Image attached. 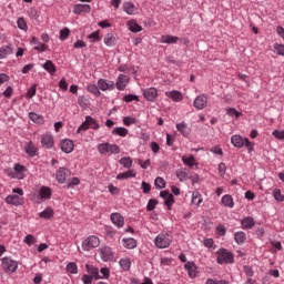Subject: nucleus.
Here are the masks:
<instances>
[{
    "instance_id": "1",
    "label": "nucleus",
    "mask_w": 284,
    "mask_h": 284,
    "mask_svg": "<svg viewBox=\"0 0 284 284\" xmlns=\"http://www.w3.org/2000/svg\"><path fill=\"white\" fill-rule=\"evenodd\" d=\"M174 236L170 233H160L154 239V245L158 250H168L172 245Z\"/></svg>"
},
{
    "instance_id": "2",
    "label": "nucleus",
    "mask_w": 284,
    "mask_h": 284,
    "mask_svg": "<svg viewBox=\"0 0 284 284\" xmlns=\"http://www.w3.org/2000/svg\"><path fill=\"white\" fill-rule=\"evenodd\" d=\"M13 194L8 195L6 197V203L8 205H14L16 207H19V205H23L26 203V200L23 199V189H12Z\"/></svg>"
},
{
    "instance_id": "3",
    "label": "nucleus",
    "mask_w": 284,
    "mask_h": 284,
    "mask_svg": "<svg viewBox=\"0 0 284 284\" xmlns=\"http://www.w3.org/2000/svg\"><path fill=\"white\" fill-rule=\"evenodd\" d=\"M231 143L234 148L241 149L243 145L248 150V153L254 152V143L247 138H243L239 134L232 135Z\"/></svg>"
},
{
    "instance_id": "4",
    "label": "nucleus",
    "mask_w": 284,
    "mask_h": 284,
    "mask_svg": "<svg viewBox=\"0 0 284 284\" xmlns=\"http://www.w3.org/2000/svg\"><path fill=\"white\" fill-rule=\"evenodd\" d=\"M215 254L216 263H219V265H230L234 263V254H232V252L227 251L226 248H220Z\"/></svg>"
},
{
    "instance_id": "5",
    "label": "nucleus",
    "mask_w": 284,
    "mask_h": 284,
    "mask_svg": "<svg viewBox=\"0 0 284 284\" xmlns=\"http://www.w3.org/2000/svg\"><path fill=\"white\" fill-rule=\"evenodd\" d=\"M1 266L7 274H14L19 268V262L12 260V257L4 256L1 258Z\"/></svg>"
},
{
    "instance_id": "6",
    "label": "nucleus",
    "mask_w": 284,
    "mask_h": 284,
    "mask_svg": "<svg viewBox=\"0 0 284 284\" xmlns=\"http://www.w3.org/2000/svg\"><path fill=\"white\" fill-rule=\"evenodd\" d=\"M98 152L100 154H119L121 152V148L116 144H110L108 142L101 143L98 145Z\"/></svg>"
},
{
    "instance_id": "7",
    "label": "nucleus",
    "mask_w": 284,
    "mask_h": 284,
    "mask_svg": "<svg viewBox=\"0 0 284 284\" xmlns=\"http://www.w3.org/2000/svg\"><path fill=\"white\" fill-rule=\"evenodd\" d=\"M99 245H101V240L94 235H91L82 241V250L84 252H90V250H94V247H99Z\"/></svg>"
},
{
    "instance_id": "8",
    "label": "nucleus",
    "mask_w": 284,
    "mask_h": 284,
    "mask_svg": "<svg viewBox=\"0 0 284 284\" xmlns=\"http://www.w3.org/2000/svg\"><path fill=\"white\" fill-rule=\"evenodd\" d=\"M13 170L14 171L9 172V175L11 176V179H19V180L26 179V172H28V169H26L24 165L14 164Z\"/></svg>"
},
{
    "instance_id": "9",
    "label": "nucleus",
    "mask_w": 284,
    "mask_h": 284,
    "mask_svg": "<svg viewBox=\"0 0 284 284\" xmlns=\"http://www.w3.org/2000/svg\"><path fill=\"white\" fill-rule=\"evenodd\" d=\"M129 83H130V75L119 74L114 87L120 92H123V90H125L128 88Z\"/></svg>"
},
{
    "instance_id": "10",
    "label": "nucleus",
    "mask_w": 284,
    "mask_h": 284,
    "mask_svg": "<svg viewBox=\"0 0 284 284\" xmlns=\"http://www.w3.org/2000/svg\"><path fill=\"white\" fill-rule=\"evenodd\" d=\"M209 98L205 94L197 95L193 101L195 110H205L207 108Z\"/></svg>"
},
{
    "instance_id": "11",
    "label": "nucleus",
    "mask_w": 284,
    "mask_h": 284,
    "mask_svg": "<svg viewBox=\"0 0 284 284\" xmlns=\"http://www.w3.org/2000/svg\"><path fill=\"white\" fill-rule=\"evenodd\" d=\"M100 252V258L108 263L109 261H112L114 258V253L112 252V247L110 246H102L99 248Z\"/></svg>"
},
{
    "instance_id": "12",
    "label": "nucleus",
    "mask_w": 284,
    "mask_h": 284,
    "mask_svg": "<svg viewBox=\"0 0 284 284\" xmlns=\"http://www.w3.org/2000/svg\"><path fill=\"white\" fill-rule=\"evenodd\" d=\"M41 145L45 150H52L54 148V136H52V134H49V133L42 134Z\"/></svg>"
},
{
    "instance_id": "13",
    "label": "nucleus",
    "mask_w": 284,
    "mask_h": 284,
    "mask_svg": "<svg viewBox=\"0 0 284 284\" xmlns=\"http://www.w3.org/2000/svg\"><path fill=\"white\" fill-rule=\"evenodd\" d=\"M184 270L187 272L190 278H196L199 276V266L194 262H186Z\"/></svg>"
},
{
    "instance_id": "14",
    "label": "nucleus",
    "mask_w": 284,
    "mask_h": 284,
    "mask_svg": "<svg viewBox=\"0 0 284 284\" xmlns=\"http://www.w3.org/2000/svg\"><path fill=\"white\" fill-rule=\"evenodd\" d=\"M143 97L144 99H146V101L154 103L156 101V98L159 97V90H156V88L144 89Z\"/></svg>"
},
{
    "instance_id": "15",
    "label": "nucleus",
    "mask_w": 284,
    "mask_h": 284,
    "mask_svg": "<svg viewBox=\"0 0 284 284\" xmlns=\"http://www.w3.org/2000/svg\"><path fill=\"white\" fill-rule=\"evenodd\" d=\"M60 149L62 150V152H64L65 154H71V152L74 151V141L70 140V139H64L60 142Z\"/></svg>"
},
{
    "instance_id": "16",
    "label": "nucleus",
    "mask_w": 284,
    "mask_h": 284,
    "mask_svg": "<svg viewBox=\"0 0 284 284\" xmlns=\"http://www.w3.org/2000/svg\"><path fill=\"white\" fill-rule=\"evenodd\" d=\"M98 89L102 90V92H106V90L112 91L114 90V81L100 79L98 80Z\"/></svg>"
},
{
    "instance_id": "17",
    "label": "nucleus",
    "mask_w": 284,
    "mask_h": 284,
    "mask_svg": "<svg viewBox=\"0 0 284 284\" xmlns=\"http://www.w3.org/2000/svg\"><path fill=\"white\" fill-rule=\"evenodd\" d=\"M92 12V7L90 4L78 3L73 6V14H90Z\"/></svg>"
},
{
    "instance_id": "18",
    "label": "nucleus",
    "mask_w": 284,
    "mask_h": 284,
    "mask_svg": "<svg viewBox=\"0 0 284 284\" xmlns=\"http://www.w3.org/2000/svg\"><path fill=\"white\" fill-rule=\"evenodd\" d=\"M160 196L164 200V205H166L168 210H172V206L174 205V195L168 191H162Z\"/></svg>"
},
{
    "instance_id": "19",
    "label": "nucleus",
    "mask_w": 284,
    "mask_h": 284,
    "mask_svg": "<svg viewBox=\"0 0 284 284\" xmlns=\"http://www.w3.org/2000/svg\"><path fill=\"white\" fill-rule=\"evenodd\" d=\"M38 194L41 201H50L52 199V189L49 186H41Z\"/></svg>"
},
{
    "instance_id": "20",
    "label": "nucleus",
    "mask_w": 284,
    "mask_h": 284,
    "mask_svg": "<svg viewBox=\"0 0 284 284\" xmlns=\"http://www.w3.org/2000/svg\"><path fill=\"white\" fill-rule=\"evenodd\" d=\"M111 223H113V225H115L116 227H123V225H125V217H123L121 213H112Z\"/></svg>"
},
{
    "instance_id": "21",
    "label": "nucleus",
    "mask_w": 284,
    "mask_h": 284,
    "mask_svg": "<svg viewBox=\"0 0 284 284\" xmlns=\"http://www.w3.org/2000/svg\"><path fill=\"white\" fill-rule=\"evenodd\" d=\"M24 151L26 154H28V156H37V153L39 152V149L37 148V145L34 144V142L29 141L26 145H24Z\"/></svg>"
},
{
    "instance_id": "22",
    "label": "nucleus",
    "mask_w": 284,
    "mask_h": 284,
    "mask_svg": "<svg viewBox=\"0 0 284 284\" xmlns=\"http://www.w3.org/2000/svg\"><path fill=\"white\" fill-rule=\"evenodd\" d=\"M165 97H168V99H171L172 101H175V103L183 101V93L178 90L166 91Z\"/></svg>"
},
{
    "instance_id": "23",
    "label": "nucleus",
    "mask_w": 284,
    "mask_h": 284,
    "mask_svg": "<svg viewBox=\"0 0 284 284\" xmlns=\"http://www.w3.org/2000/svg\"><path fill=\"white\" fill-rule=\"evenodd\" d=\"M242 230H252L254 225H256V221H254V217L246 216L241 220Z\"/></svg>"
},
{
    "instance_id": "24",
    "label": "nucleus",
    "mask_w": 284,
    "mask_h": 284,
    "mask_svg": "<svg viewBox=\"0 0 284 284\" xmlns=\"http://www.w3.org/2000/svg\"><path fill=\"white\" fill-rule=\"evenodd\" d=\"M134 178H136V171L132 169L116 175L118 181H125L128 179H134Z\"/></svg>"
},
{
    "instance_id": "25",
    "label": "nucleus",
    "mask_w": 284,
    "mask_h": 284,
    "mask_svg": "<svg viewBox=\"0 0 284 284\" xmlns=\"http://www.w3.org/2000/svg\"><path fill=\"white\" fill-rule=\"evenodd\" d=\"M55 179L58 183H65V179H68V169L59 168V170L55 172Z\"/></svg>"
},
{
    "instance_id": "26",
    "label": "nucleus",
    "mask_w": 284,
    "mask_h": 284,
    "mask_svg": "<svg viewBox=\"0 0 284 284\" xmlns=\"http://www.w3.org/2000/svg\"><path fill=\"white\" fill-rule=\"evenodd\" d=\"M191 203L192 205H195V207L201 206V204L203 203V195H201V192L196 190L192 192Z\"/></svg>"
},
{
    "instance_id": "27",
    "label": "nucleus",
    "mask_w": 284,
    "mask_h": 284,
    "mask_svg": "<svg viewBox=\"0 0 284 284\" xmlns=\"http://www.w3.org/2000/svg\"><path fill=\"white\" fill-rule=\"evenodd\" d=\"M221 205H223L224 207H229L230 210H232L234 207V197H232V195L230 194H225L224 196H222L221 199Z\"/></svg>"
},
{
    "instance_id": "28",
    "label": "nucleus",
    "mask_w": 284,
    "mask_h": 284,
    "mask_svg": "<svg viewBox=\"0 0 284 284\" xmlns=\"http://www.w3.org/2000/svg\"><path fill=\"white\" fill-rule=\"evenodd\" d=\"M116 37L114 36V33H106L104 36V45H106L108 48H114V45H116Z\"/></svg>"
},
{
    "instance_id": "29",
    "label": "nucleus",
    "mask_w": 284,
    "mask_h": 284,
    "mask_svg": "<svg viewBox=\"0 0 284 284\" xmlns=\"http://www.w3.org/2000/svg\"><path fill=\"white\" fill-rule=\"evenodd\" d=\"M85 270L88 274H91V276H93L95 281L101 280V274L99 273V268L95 267L94 265L87 264Z\"/></svg>"
},
{
    "instance_id": "30",
    "label": "nucleus",
    "mask_w": 284,
    "mask_h": 284,
    "mask_svg": "<svg viewBox=\"0 0 284 284\" xmlns=\"http://www.w3.org/2000/svg\"><path fill=\"white\" fill-rule=\"evenodd\" d=\"M123 11L132 16V14H136V12L139 11V8H136L134 3L129 1L123 3Z\"/></svg>"
},
{
    "instance_id": "31",
    "label": "nucleus",
    "mask_w": 284,
    "mask_h": 284,
    "mask_svg": "<svg viewBox=\"0 0 284 284\" xmlns=\"http://www.w3.org/2000/svg\"><path fill=\"white\" fill-rule=\"evenodd\" d=\"M43 70H45V72H48L51 75H54L57 72V65H54V62H52L51 60H47L43 64H42Z\"/></svg>"
},
{
    "instance_id": "32",
    "label": "nucleus",
    "mask_w": 284,
    "mask_h": 284,
    "mask_svg": "<svg viewBox=\"0 0 284 284\" xmlns=\"http://www.w3.org/2000/svg\"><path fill=\"white\" fill-rule=\"evenodd\" d=\"M160 43H168L169 45H172L174 43H179V37H176V36H162L160 38Z\"/></svg>"
},
{
    "instance_id": "33",
    "label": "nucleus",
    "mask_w": 284,
    "mask_h": 284,
    "mask_svg": "<svg viewBox=\"0 0 284 284\" xmlns=\"http://www.w3.org/2000/svg\"><path fill=\"white\" fill-rule=\"evenodd\" d=\"M122 245L126 250H134V247H136V240H134V237H124L122 240Z\"/></svg>"
},
{
    "instance_id": "34",
    "label": "nucleus",
    "mask_w": 284,
    "mask_h": 284,
    "mask_svg": "<svg viewBox=\"0 0 284 284\" xmlns=\"http://www.w3.org/2000/svg\"><path fill=\"white\" fill-rule=\"evenodd\" d=\"M12 54V44L2 45L0 48V59H7Z\"/></svg>"
},
{
    "instance_id": "35",
    "label": "nucleus",
    "mask_w": 284,
    "mask_h": 284,
    "mask_svg": "<svg viewBox=\"0 0 284 284\" xmlns=\"http://www.w3.org/2000/svg\"><path fill=\"white\" fill-rule=\"evenodd\" d=\"M234 241H235V243H237V245H243V243H245V241H247V235L243 231L235 232Z\"/></svg>"
},
{
    "instance_id": "36",
    "label": "nucleus",
    "mask_w": 284,
    "mask_h": 284,
    "mask_svg": "<svg viewBox=\"0 0 284 284\" xmlns=\"http://www.w3.org/2000/svg\"><path fill=\"white\" fill-rule=\"evenodd\" d=\"M129 130L128 129H125V128H123V126H116V128H114L113 130H112V134L114 135V136H122V138H125V136H128V134H129Z\"/></svg>"
},
{
    "instance_id": "37",
    "label": "nucleus",
    "mask_w": 284,
    "mask_h": 284,
    "mask_svg": "<svg viewBox=\"0 0 284 284\" xmlns=\"http://www.w3.org/2000/svg\"><path fill=\"white\" fill-rule=\"evenodd\" d=\"M182 162L184 165H187V168H194L196 164V159H194L193 155H184L182 156Z\"/></svg>"
},
{
    "instance_id": "38",
    "label": "nucleus",
    "mask_w": 284,
    "mask_h": 284,
    "mask_svg": "<svg viewBox=\"0 0 284 284\" xmlns=\"http://www.w3.org/2000/svg\"><path fill=\"white\" fill-rule=\"evenodd\" d=\"M29 119L30 121H32L33 123H38V125H43V115H39L34 112H30L29 113Z\"/></svg>"
},
{
    "instance_id": "39",
    "label": "nucleus",
    "mask_w": 284,
    "mask_h": 284,
    "mask_svg": "<svg viewBox=\"0 0 284 284\" xmlns=\"http://www.w3.org/2000/svg\"><path fill=\"white\" fill-rule=\"evenodd\" d=\"M119 265L124 272H129L130 267H132V261H130V257H124L119 261Z\"/></svg>"
},
{
    "instance_id": "40",
    "label": "nucleus",
    "mask_w": 284,
    "mask_h": 284,
    "mask_svg": "<svg viewBox=\"0 0 284 284\" xmlns=\"http://www.w3.org/2000/svg\"><path fill=\"white\" fill-rule=\"evenodd\" d=\"M126 26L131 32H141V30H143V28L134 20L129 21Z\"/></svg>"
},
{
    "instance_id": "41",
    "label": "nucleus",
    "mask_w": 284,
    "mask_h": 284,
    "mask_svg": "<svg viewBox=\"0 0 284 284\" xmlns=\"http://www.w3.org/2000/svg\"><path fill=\"white\" fill-rule=\"evenodd\" d=\"M52 216H54V210H52L50 206L39 213L40 219H52Z\"/></svg>"
},
{
    "instance_id": "42",
    "label": "nucleus",
    "mask_w": 284,
    "mask_h": 284,
    "mask_svg": "<svg viewBox=\"0 0 284 284\" xmlns=\"http://www.w3.org/2000/svg\"><path fill=\"white\" fill-rule=\"evenodd\" d=\"M178 132H181L184 136H190V131L187 130V124L185 122H181L176 124Z\"/></svg>"
},
{
    "instance_id": "43",
    "label": "nucleus",
    "mask_w": 284,
    "mask_h": 284,
    "mask_svg": "<svg viewBox=\"0 0 284 284\" xmlns=\"http://www.w3.org/2000/svg\"><path fill=\"white\" fill-rule=\"evenodd\" d=\"M179 181L183 182V181H187L189 179V174H187V169H179L176 172H175Z\"/></svg>"
},
{
    "instance_id": "44",
    "label": "nucleus",
    "mask_w": 284,
    "mask_h": 284,
    "mask_svg": "<svg viewBox=\"0 0 284 284\" xmlns=\"http://www.w3.org/2000/svg\"><path fill=\"white\" fill-rule=\"evenodd\" d=\"M120 165H123V168H125L126 170H130V168H132V158L128 156V158H122L119 161Z\"/></svg>"
},
{
    "instance_id": "45",
    "label": "nucleus",
    "mask_w": 284,
    "mask_h": 284,
    "mask_svg": "<svg viewBox=\"0 0 284 284\" xmlns=\"http://www.w3.org/2000/svg\"><path fill=\"white\" fill-rule=\"evenodd\" d=\"M272 194H273V199H275V201H277V203H283L284 195L281 192V189H274Z\"/></svg>"
},
{
    "instance_id": "46",
    "label": "nucleus",
    "mask_w": 284,
    "mask_h": 284,
    "mask_svg": "<svg viewBox=\"0 0 284 284\" xmlns=\"http://www.w3.org/2000/svg\"><path fill=\"white\" fill-rule=\"evenodd\" d=\"M78 105H80V108H88L90 105V99L81 95L78 98Z\"/></svg>"
},
{
    "instance_id": "47",
    "label": "nucleus",
    "mask_w": 284,
    "mask_h": 284,
    "mask_svg": "<svg viewBox=\"0 0 284 284\" xmlns=\"http://www.w3.org/2000/svg\"><path fill=\"white\" fill-rule=\"evenodd\" d=\"M275 54L278 57H284V44L283 43H274L273 45Z\"/></svg>"
},
{
    "instance_id": "48",
    "label": "nucleus",
    "mask_w": 284,
    "mask_h": 284,
    "mask_svg": "<svg viewBox=\"0 0 284 284\" xmlns=\"http://www.w3.org/2000/svg\"><path fill=\"white\" fill-rule=\"evenodd\" d=\"M67 272H69L70 274H78L79 273V266H77V263L70 262L67 265Z\"/></svg>"
},
{
    "instance_id": "49",
    "label": "nucleus",
    "mask_w": 284,
    "mask_h": 284,
    "mask_svg": "<svg viewBox=\"0 0 284 284\" xmlns=\"http://www.w3.org/2000/svg\"><path fill=\"white\" fill-rule=\"evenodd\" d=\"M87 123H89V128L92 130H99V123L92 116L87 115Z\"/></svg>"
},
{
    "instance_id": "50",
    "label": "nucleus",
    "mask_w": 284,
    "mask_h": 284,
    "mask_svg": "<svg viewBox=\"0 0 284 284\" xmlns=\"http://www.w3.org/2000/svg\"><path fill=\"white\" fill-rule=\"evenodd\" d=\"M123 125H126V128H130V125L136 124V118L133 116H124L123 120Z\"/></svg>"
},
{
    "instance_id": "51",
    "label": "nucleus",
    "mask_w": 284,
    "mask_h": 284,
    "mask_svg": "<svg viewBox=\"0 0 284 284\" xmlns=\"http://www.w3.org/2000/svg\"><path fill=\"white\" fill-rule=\"evenodd\" d=\"M154 185L158 190H163L165 187V180L163 178L159 176L155 179Z\"/></svg>"
},
{
    "instance_id": "52",
    "label": "nucleus",
    "mask_w": 284,
    "mask_h": 284,
    "mask_svg": "<svg viewBox=\"0 0 284 284\" xmlns=\"http://www.w3.org/2000/svg\"><path fill=\"white\" fill-rule=\"evenodd\" d=\"M17 26L19 30H23L24 32L28 31V22H26V19L19 18L17 21Z\"/></svg>"
},
{
    "instance_id": "53",
    "label": "nucleus",
    "mask_w": 284,
    "mask_h": 284,
    "mask_svg": "<svg viewBox=\"0 0 284 284\" xmlns=\"http://www.w3.org/2000/svg\"><path fill=\"white\" fill-rule=\"evenodd\" d=\"M205 284H230V282H227L226 280H219V278H207L205 281Z\"/></svg>"
},
{
    "instance_id": "54",
    "label": "nucleus",
    "mask_w": 284,
    "mask_h": 284,
    "mask_svg": "<svg viewBox=\"0 0 284 284\" xmlns=\"http://www.w3.org/2000/svg\"><path fill=\"white\" fill-rule=\"evenodd\" d=\"M36 95H37V84H33L27 91V99H32Z\"/></svg>"
},
{
    "instance_id": "55",
    "label": "nucleus",
    "mask_w": 284,
    "mask_h": 284,
    "mask_svg": "<svg viewBox=\"0 0 284 284\" xmlns=\"http://www.w3.org/2000/svg\"><path fill=\"white\" fill-rule=\"evenodd\" d=\"M217 170H219V175L223 179L225 176V173L227 172V165L221 162L217 166Z\"/></svg>"
},
{
    "instance_id": "56",
    "label": "nucleus",
    "mask_w": 284,
    "mask_h": 284,
    "mask_svg": "<svg viewBox=\"0 0 284 284\" xmlns=\"http://www.w3.org/2000/svg\"><path fill=\"white\" fill-rule=\"evenodd\" d=\"M100 280L101 278H110V268L108 267H101L99 271Z\"/></svg>"
},
{
    "instance_id": "57",
    "label": "nucleus",
    "mask_w": 284,
    "mask_h": 284,
    "mask_svg": "<svg viewBox=\"0 0 284 284\" xmlns=\"http://www.w3.org/2000/svg\"><path fill=\"white\" fill-rule=\"evenodd\" d=\"M23 243H26L27 245H34V243H37V237H34L32 234H29L24 237Z\"/></svg>"
},
{
    "instance_id": "58",
    "label": "nucleus",
    "mask_w": 284,
    "mask_h": 284,
    "mask_svg": "<svg viewBox=\"0 0 284 284\" xmlns=\"http://www.w3.org/2000/svg\"><path fill=\"white\" fill-rule=\"evenodd\" d=\"M70 37V29L64 28L62 30H60V41H65V39H68Z\"/></svg>"
},
{
    "instance_id": "59",
    "label": "nucleus",
    "mask_w": 284,
    "mask_h": 284,
    "mask_svg": "<svg viewBox=\"0 0 284 284\" xmlns=\"http://www.w3.org/2000/svg\"><path fill=\"white\" fill-rule=\"evenodd\" d=\"M226 114H229V116H235V119H239L241 116V112H239V110L234 109V108H229L226 110Z\"/></svg>"
},
{
    "instance_id": "60",
    "label": "nucleus",
    "mask_w": 284,
    "mask_h": 284,
    "mask_svg": "<svg viewBox=\"0 0 284 284\" xmlns=\"http://www.w3.org/2000/svg\"><path fill=\"white\" fill-rule=\"evenodd\" d=\"M156 205H159V201L153 200V199L149 200L148 205H146L148 212H152V210H154L156 207Z\"/></svg>"
},
{
    "instance_id": "61",
    "label": "nucleus",
    "mask_w": 284,
    "mask_h": 284,
    "mask_svg": "<svg viewBox=\"0 0 284 284\" xmlns=\"http://www.w3.org/2000/svg\"><path fill=\"white\" fill-rule=\"evenodd\" d=\"M272 135L278 141H284V130H274Z\"/></svg>"
},
{
    "instance_id": "62",
    "label": "nucleus",
    "mask_w": 284,
    "mask_h": 284,
    "mask_svg": "<svg viewBox=\"0 0 284 284\" xmlns=\"http://www.w3.org/2000/svg\"><path fill=\"white\" fill-rule=\"evenodd\" d=\"M123 101L125 103H132V101H139V95L126 94V95H124Z\"/></svg>"
},
{
    "instance_id": "63",
    "label": "nucleus",
    "mask_w": 284,
    "mask_h": 284,
    "mask_svg": "<svg viewBox=\"0 0 284 284\" xmlns=\"http://www.w3.org/2000/svg\"><path fill=\"white\" fill-rule=\"evenodd\" d=\"M88 39L91 40V43H97V41H100L101 38L99 37V31H94L91 34H89Z\"/></svg>"
},
{
    "instance_id": "64",
    "label": "nucleus",
    "mask_w": 284,
    "mask_h": 284,
    "mask_svg": "<svg viewBox=\"0 0 284 284\" xmlns=\"http://www.w3.org/2000/svg\"><path fill=\"white\" fill-rule=\"evenodd\" d=\"M33 50H37L38 52H45V50H48V45L40 42L38 45L33 47Z\"/></svg>"
}]
</instances>
